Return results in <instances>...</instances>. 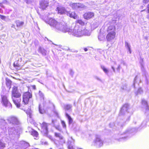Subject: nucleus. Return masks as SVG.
I'll list each match as a JSON object with an SVG mask.
<instances>
[{"label": "nucleus", "mask_w": 149, "mask_h": 149, "mask_svg": "<svg viewBox=\"0 0 149 149\" xmlns=\"http://www.w3.org/2000/svg\"><path fill=\"white\" fill-rule=\"evenodd\" d=\"M32 87L33 89L34 90H35L36 89V86L35 85H33L32 86Z\"/></svg>", "instance_id": "obj_35"}, {"label": "nucleus", "mask_w": 149, "mask_h": 149, "mask_svg": "<svg viewBox=\"0 0 149 149\" xmlns=\"http://www.w3.org/2000/svg\"><path fill=\"white\" fill-rule=\"evenodd\" d=\"M94 15V13L93 12H86L84 14L83 17L85 19L88 20L93 17Z\"/></svg>", "instance_id": "obj_9"}, {"label": "nucleus", "mask_w": 149, "mask_h": 149, "mask_svg": "<svg viewBox=\"0 0 149 149\" xmlns=\"http://www.w3.org/2000/svg\"><path fill=\"white\" fill-rule=\"evenodd\" d=\"M15 23L16 26L17 27H22L24 24V22H23L19 20L16 21Z\"/></svg>", "instance_id": "obj_19"}, {"label": "nucleus", "mask_w": 149, "mask_h": 149, "mask_svg": "<svg viewBox=\"0 0 149 149\" xmlns=\"http://www.w3.org/2000/svg\"><path fill=\"white\" fill-rule=\"evenodd\" d=\"M65 115L68 119L69 123H72V120L70 116L67 113H66Z\"/></svg>", "instance_id": "obj_24"}, {"label": "nucleus", "mask_w": 149, "mask_h": 149, "mask_svg": "<svg viewBox=\"0 0 149 149\" xmlns=\"http://www.w3.org/2000/svg\"><path fill=\"white\" fill-rule=\"evenodd\" d=\"M84 50L85 52H86L88 50V49L86 48H85L84 49Z\"/></svg>", "instance_id": "obj_40"}, {"label": "nucleus", "mask_w": 149, "mask_h": 149, "mask_svg": "<svg viewBox=\"0 0 149 149\" xmlns=\"http://www.w3.org/2000/svg\"><path fill=\"white\" fill-rule=\"evenodd\" d=\"M21 94L19 92L18 87L17 86H13L12 88L11 91V98L21 97Z\"/></svg>", "instance_id": "obj_5"}, {"label": "nucleus", "mask_w": 149, "mask_h": 149, "mask_svg": "<svg viewBox=\"0 0 149 149\" xmlns=\"http://www.w3.org/2000/svg\"><path fill=\"white\" fill-rule=\"evenodd\" d=\"M142 102L143 103L144 102H145L146 103H147V102L144 100H143L142 101Z\"/></svg>", "instance_id": "obj_41"}, {"label": "nucleus", "mask_w": 149, "mask_h": 149, "mask_svg": "<svg viewBox=\"0 0 149 149\" xmlns=\"http://www.w3.org/2000/svg\"><path fill=\"white\" fill-rule=\"evenodd\" d=\"M13 102L18 108H19L21 106V97L11 98Z\"/></svg>", "instance_id": "obj_8"}, {"label": "nucleus", "mask_w": 149, "mask_h": 149, "mask_svg": "<svg viewBox=\"0 0 149 149\" xmlns=\"http://www.w3.org/2000/svg\"><path fill=\"white\" fill-rule=\"evenodd\" d=\"M71 106L69 104H67L64 107V109L65 110H69L71 109Z\"/></svg>", "instance_id": "obj_26"}, {"label": "nucleus", "mask_w": 149, "mask_h": 149, "mask_svg": "<svg viewBox=\"0 0 149 149\" xmlns=\"http://www.w3.org/2000/svg\"><path fill=\"white\" fill-rule=\"evenodd\" d=\"M95 143L96 145L98 146L99 147L102 146L103 145V141L99 137L96 138L95 141Z\"/></svg>", "instance_id": "obj_13"}, {"label": "nucleus", "mask_w": 149, "mask_h": 149, "mask_svg": "<svg viewBox=\"0 0 149 149\" xmlns=\"http://www.w3.org/2000/svg\"><path fill=\"white\" fill-rule=\"evenodd\" d=\"M108 33L106 36V39L108 41H110L114 39L116 37V33L114 30L109 27L107 30Z\"/></svg>", "instance_id": "obj_1"}, {"label": "nucleus", "mask_w": 149, "mask_h": 149, "mask_svg": "<svg viewBox=\"0 0 149 149\" xmlns=\"http://www.w3.org/2000/svg\"><path fill=\"white\" fill-rule=\"evenodd\" d=\"M147 8L148 11V12H149V4L147 6Z\"/></svg>", "instance_id": "obj_38"}, {"label": "nucleus", "mask_w": 149, "mask_h": 149, "mask_svg": "<svg viewBox=\"0 0 149 149\" xmlns=\"http://www.w3.org/2000/svg\"><path fill=\"white\" fill-rule=\"evenodd\" d=\"M8 123L12 125H17L19 124V121L17 118L14 116L10 117L8 119Z\"/></svg>", "instance_id": "obj_6"}, {"label": "nucleus", "mask_w": 149, "mask_h": 149, "mask_svg": "<svg viewBox=\"0 0 149 149\" xmlns=\"http://www.w3.org/2000/svg\"><path fill=\"white\" fill-rule=\"evenodd\" d=\"M48 22L51 27H55L58 24V22L54 19H50Z\"/></svg>", "instance_id": "obj_12"}, {"label": "nucleus", "mask_w": 149, "mask_h": 149, "mask_svg": "<svg viewBox=\"0 0 149 149\" xmlns=\"http://www.w3.org/2000/svg\"><path fill=\"white\" fill-rule=\"evenodd\" d=\"M29 146V143L25 141H23L21 143V147L24 148H26Z\"/></svg>", "instance_id": "obj_18"}, {"label": "nucleus", "mask_w": 149, "mask_h": 149, "mask_svg": "<svg viewBox=\"0 0 149 149\" xmlns=\"http://www.w3.org/2000/svg\"><path fill=\"white\" fill-rule=\"evenodd\" d=\"M40 8L43 9H45L49 5V2L46 0H42L40 2Z\"/></svg>", "instance_id": "obj_10"}, {"label": "nucleus", "mask_w": 149, "mask_h": 149, "mask_svg": "<svg viewBox=\"0 0 149 149\" xmlns=\"http://www.w3.org/2000/svg\"><path fill=\"white\" fill-rule=\"evenodd\" d=\"M6 147L5 143L0 140V149H3Z\"/></svg>", "instance_id": "obj_22"}, {"label": "nucleus", "mask_w": 149, "mask_h": 149, "mask_svg": "<svg viewBox=\"0 0 149 149\" xmlns=\"http://www.w3.org/2000/svg\"><path fill=\"white\" fill-rule=\"evenodd\" d=\"M0 18L4 20V19H5L6 18V17L5 16L0 15Z\"/></svg>", "instance_id": "obj_31"}, {"label": "nucleus", "mask_w": 149, "mask_h": 149, "mask_svg": "<svg viewBox=\"0 0 149 149\" xmlns=\"http://www.w3.org/2000/svg\"><path fill=\"white\" fill-rule=\"evenodd\" d=\"M67 15L71 18L76 19L77 17V15L74 12H70L67 11L66 13Z\"/></svg>", "instance_id": "obj_14"}, {"label": "nucleus", "mask_w": 149, "mask_h": 149, "mask_svg": "<svg viewBox=\"0 0 149 149\" xmlns=\"http://www.w3.org/2000/svg\"><path fill=\"white\" fill-rule=\"evenodd\" d=\"M68 149H74L73 147V146L71 145H69L68 147Z\"/></svg>", "instance_id": "obj_29"}, {"label": "nucleus", "mask_w": 149, "mask_h": 149, "mask_svg": "<svg viewBox=\"0 0 149 149\" xmlns=\"http://www.w3.org/2000/svg\"><path fill=\"white\" fill-rule=\"evenodd\" d=\"M0 7L4 8V6L2 4V3H0Z\"/></svg>", "instance_id": "obj_34"}, {"label": "nucleus", "mask_w": 149, "mask_h": 149, "mask_svg": "<svg viewBox=\"0 0 149 149\" xmlns=\"http://www.w3.org/2000/svg\"><path fill=\"white\" fill-rule=\"evenodd\" d=\"M59 138L60 140H62L63 139V137L61 135L60 136Z\"/></svg>", "instance_id": "obj_37"}, {"label": "nucleus", "mask_w": 149, "mask_h": 149, "mask_svg": "<svg viewBox=\"0 0 149 149\" xmlns=\"http://www.w3.org/2000/svg\"><path fill=\"white\" fill-rule=\"evenodd\" d=\"M125 45L126 47H127V48L130 54H131L132 53V51L130 49V46L127 43H125Z\"/></svg>", "instance_id": "obj_25"}, {"label": "nucleus", "mask_w": 149, "mask_h": 149, "mask_svg": "<svg viewBox=\"0 0 149 149\" xmlns=\"http://www.w3.org/2000/svg\"><path fill=\"white\" fill-rule=\"evenodd\" d=\"M148 0H143V2L144 3H147L148 2Z\"/></svg>", "instance_id": "obj_33"}, {"label": "nucleus", "mask_w": 149, "mask_h": 149, "mask_svg": "<svg viewBox=\"0 0 149 149\" xmlns=\"http://www.w3.org/2000/svg\"><path fill=\"white\" fill-rule=\"evenodd\" d=\"M77 149H82L81 148H78Z\"/></svg>", "instance_id": "obj_44"}, {"label": "nucleus", "mask_w": 149, "mask_h": 149, "mask_svg": "<svg viewBox=\"0 0 149 149\" xmlns=\"http://www.w3.org/2000/svg\"><path fill=\"white\" fill-rule=\"evenodd\" d=\"M120 66L119 65V66L118 67V68H117V69L118 70H119L120 69Z\"/></svg>", "instance_id": "obj_42"}, {"label": "nucleus", "mask_w": 149, "mask_h": 149, "mask_svg": "<svg viewBox=\"0 0 149 149\" xmlns=\"http://www.w3.org/2000/svg\"><path fill=\"white\" fill-rule=\"evenodd\" d=\"M101 68L103 70V71L106 73H107L108 72V70H107V69L104 66H101Z\"/></svg>", "instance_id": "obj_27"}, {"label": "nucleus", "mask_w": 149, "mask_h": 149, "mask_svg": "<svg viewBox=\"0 0 149 149\" xmlns=\"http://www.w3.org/2000/svg\"><path fill=\"white\" fill-rule=\"evenodd\" d=\"M48 125L49 124L45 122H43L40 125L41 132L43 135L45 136H47L49 133Z\"/></svg>", "instance_id": "obj_2"}, {"label": "nucleus", "mask_w": 149, "mask_h": 149, "mask_svg": "<svg viewBox=\"0 0 149 149\" xmlns=\"http://www.w3.org/2000/svg\"><path fill=\"white\" fill-rule=\"evenodd\" d=\"M38 52L39 53H41L43 55L45 56L47 54V51L41 47H40L38 49Z\"/></svg>", "instance_id": "obj_15"}, {"label": "nucleus", "mask_w": 149, "mask_h": 149, "mask_svg": "<svg viewBox=\"0 0 149 149\" xmlns=\"http://www.w3.org/2000/svg\"><path fill=\"white\" fill-rule=\"evenodd\" d=\"M76 22L78 23L82 26H84L85 24L84 22L81 19H78L76 21Z\"/></svg>", "instance_id": "obj_23"}, {"label": "nucleus", "mask_w": 149, "mask_h": 149, "mask_svg": "<svg viewBox=\"0 0 149 149\" xmlns=\"http://www.w3.org/2000/svg\"><path fill=\"white\" fill-rule=\"evenodd\" d=\"M54 135L56 137H59L61 135V134L59 133H57V132H55L54 133Z\"/></svg>", "instance_id": "obj_30"}, {"label": "nucleus", "mask_w": 149, "mask_h": 149, "mask_svg": "<svg viewBox=\"0 0 149 149\" xmlns=\"http://www.w3.org/2000/svg\"><path fill=\"white\" fill-rule=\"evenodd\" d=\"M39 109L40 113L43 114L45 113V109L42 107L40 104L39 105Z\"/></svg>", "instance_id": "obj_21"}, {"label": "nucleus", "mask_w": 149, "mask_h": 149, "mask_svg": "<svg viewBox=\"0 0 149 149\" xmlns=\"http://www.w3.org/2000/svg\"><path fill=\"white\" fill-rule=\"evenodd\" d=\"M13 65L14 67L17 70L21 69L20 65L18 63V61H17L14 62Z\"/></svg>", "instance_id": "obj_16"}, {"label": "nucleus", "mask_w": 149, "mask_h": 149, "mask_svg": "<svg viewBox=\"0 0 149 149\" xmlns=\"http://www.w3.org/2000/svg\"><path fill=\"white\" fill-rule=\"evenodd\" d=\"M31 134L33 136L35 137H37L39 135L38 132L34 129H32L31 132Z\"/></svg>", "instance_id": "obj_20"}, {"label": "nucleus", "mask_w": 149, "mask_h": 149, "mask_svg": "<svg viewBox=\"0 0 149 149\" xmlns=\"http://www.w3.org/2000/svg\"><path fill=\"white\" fill-rule=\"evenodd\" d=\"M52 123H53V124H54L56 122V121L54 120H53L52 121Z\"/></svg>", "instance_id": "obj_36"}, {"label": "nucleus", "mask_w": 149, "mask_h": 149, "mask_svg": "<svg viewBox=\"0 0 149 149\" xmlns=\"http://www.w3.org/2000/svg\"><path fill=\"white\" fill-rule=\"evenodd\" d=\"M1 102L2 105L5 107L12 108V105L9 101L6 95H1Z\"/></svg>", "instance_id": "obj_3"}, {"label": "nucleus", "mask_w": 149, "mask_h": 149, "mask_svg": "<svg viewBox=\"0 0 149 149\" xmlns=\"http://www.w3.org/2000/svg\"><path fill=\"white\" fill-rule=\"evenodd\" d=\"M140 61L141 63H142L143 62V58H140Z\"/></svg>", "instance_id": "obj_39"}, {"label": "nucleus", "mask_w": 149, "mask_h": 149, "mask_svg": "<svg viewBox=\"0 0 149 149\" xmlns=\"http://www.w3.org/2000/svg\"><path fill=\"white\" fill-rule=\"evenodd\" d=\"M61 122L63 127L64 128H66V125L64 121L62 120L61 121Z\"/></svg>", "instance_id": "obj_28"}, {"label": "nucleus", "mask_w": 149, "mask_h": 149, "mask_svg": "<svg viewBox=\"0 0 149 149\" xmlns=\"http://www.w3.org/2000/svg\"><path fill=\"white\" fill-rule=\"evenodd\" d=\"M27 115V116H29V117L30 118H31V113H30L29 112H26Z\"/></svg>", "instance_id": "obj_32"}, {"label": "nucleus", "mask_w": 149, "mask_h": 149, "mask_svg": "<svg viewBox=\"0 0 149 149\" xmlns=\"http://www.w3.org/2000/svg\"><path fill=\"white\" fill-rule=\"evenodd\" d=\"M32 97V94L29 92H26L24 93L22 95L23 102L24 104H27L29 102V100Z\"/></svg>", "instance_id": "obj_4"}, {"label": "nucleus", "mask_w": 149, "mask_h": 149, "mask_svg": "<svg viewBox=\"0 0 149 149\" xmlns=\"http://www.w3.org/2000/svg\"><path fill=\"white\" fill-rule=\"evenodd\" d=\"M6 84L7 87L10 89L11 88V85L12 84L11 81L7 78L6 79Z\"/></svg>", "instance_id": "obj_17"}, {"label": "nucleus", "mask_w": 149, "mask_h": 149, "mask_svg": "<svg viewBox=\"0 0 149 149\" xmlns=\"http://www.w3.org/2000/svg\"><path fill=\"white\" fill-rule=\"evenodd\" d=\"M112 68L113 70L114 71H115L113 67H112Z\"/></svg>", "instance_id": "obj_43"}, {"label": "nucleus", "mask_w": 149, "mask_h": 149, "mask_svg": "<svg viewBox=\"0 0 149 149\" xmlns=\"http://www.w3.org/2000/svg\"><path fill=\"white\" fill-rule=\"evenodd\" d=\"M56 10L58 11V13L61 15L66 13L67 12L65 8L61 6L57 7L56 8Z\"/></svg>", "instance_id": "obj_11"}, {"label": "nucleus", "mask_w": 149, "mask_h": 149, "mask_svg": "<svg viewBox=\"0 0 149 149\" xmlns=\"http://www.w3.org/2000/svg\"><path fill=\"white\" fill-rule=\"evenodd\" d=\"M70 6L73 9H84L86 7L84 4L79 3H71Z\"/></svg>", "instance_id": "obj_7"}]
</instances>
